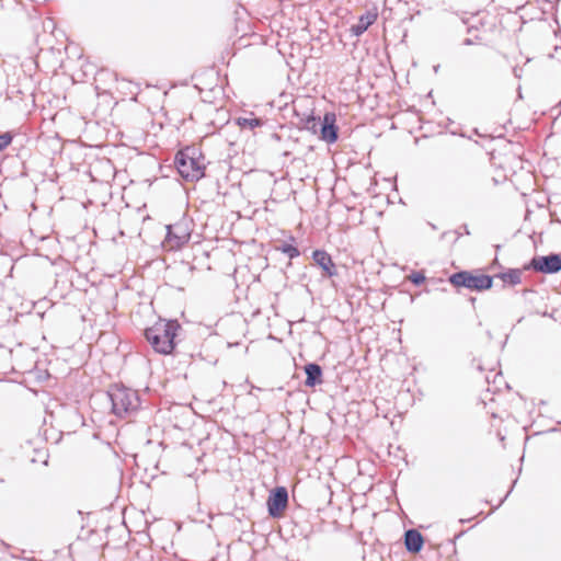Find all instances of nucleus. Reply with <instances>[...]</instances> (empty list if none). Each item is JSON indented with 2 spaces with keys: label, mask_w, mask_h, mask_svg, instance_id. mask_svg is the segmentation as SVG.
Segmentation results:
<instances>
[{
  "label": "nucleus",
  "mask_w": 561,
  "mask_h": 561,
  "mask_svg": "<svg viewBox=\"0 0 561 561\" xmlns=\"http://www.w3.org/2000/svg\"><path fill=\"white\" fill-rule=\"evenodd\" d=\"M454 14L460 19L461 23L467 25V33L472 34L473 32L479 30V26L483 25L481 21H479V24H472L470 21L477 16V14L469 15L468 12L465 11H457L454 12Z\"/></svg>",
  "instance_id": "obj_15"
},
{
  "label": "nucleus",
  "mask_w": 561,
  "mask_h": 561,
  "mask_svg": "<svg viewBox=\"0 0 561 561\" xmlns=\"http://www.w3.org/2000/svg\"><path fill=\"white\" fill-rule=\"evenodd\" d=\"M191 233L184 224L176 222L167 226L165 242L171 250L180 249L190 241Z\"/></svg>",
  "instance_id": "obj_7"
},
{
  "label": "nucleus",
  "mask_w": 561,
  "mask_h": 561,
  "mask_svg": "<svg viewBox=\"0 0 561 561\" xmlns=\"http://www.w3.org/2000/svg\"><path fill=\"white\" fill-rule=\"evenodd\" d=\"M448 282L457 289L466 288L471 291H483L492 288L493 277L473 271H459L448 277Z\"/></svg>",
  "instance_id": "obj_4"
},
{
  "label": "nucleus",
  "mask_w": 561,
  "mask_h": 561,
  "mask_svg": "<svg viewBox=\"0 0 561 561\" xmlns=\"http://www.w3.org/2000/svg\"><path fill=\"white\" fill-rule=\"evenodd\" d=\"M277 251L286 254L290 260L296 259L300 255V251L294 244L283 242L275 248Z\"/></svg>",
  "instance_id": "obj_17"
},
{
  "label": "nucleus",
  "mask_w": 561,
  "mask_h": 561,
  "mask_svg": "<svg viewBox=\"0 0 561 561\" xmlns=\"http://www.w3.org/2000/svg\"><path fill=\"white\" fill-rule=\"evenodd\" d=\"M314 263L322 270V276L332 278L337 276V267L331 255L324 250H314L312 253Z\"/></svg>",
  "instance_id": "obj_9"
},
{
  "label": "nucleus",
  "mask_w": 561,
  "mask_h": 561,
  "mask_svg": "<svg viewBox=\"0 0 561 561\" xmlns=\"http://www.w3.org/2000/svg\"><path fill=\"white\" fill-rule=\"evenodd\" d=\"M288 505V491L285 486L274 488L267 497L266 506L272 518H279Z\"/></svg>",
  "instance_id": "obj_6"
},
{
  "label": "nucleus",
  "mask_w": 561,
  "mask_h": 561,
  "mask_svg": "<svg viewBox=\"0 0 561 561\" xmlns=\"http://www.w3.org/2000/svg\"><path fill=\"white\" fill-rule=\"evenodd\" d=\"M482 38L479 35H474L473 37H467L462 41V45L465 46H471L474 44L481 43Z\"/></svg>",
  "instance_id": "obj_21"
},
{
  "label": "nucleus",
  "mask_w": 561,
  "mask_h": 561,
  "mask_svg": "<svg viewBox=\"0 0 561 561\" xmlns=\"http://www.w3.org/2000/svg\"><path fill=\"white\" fill-rule=\"evenodd\" d=\"M463 232H466L467 234H470V231L468 230L467 226H465Z\"/></svg>",
  "instance_id": "obj_23"
},
{
  "label": "nucleus",
  "mask_w": 561,
  "mask_h": 561,
  "mask_svg": "<svg viewBox=\"0 0 561 561\" xmlns=\"http://www.w3.org/2000/svg\"><path fill=\"white\" fill-rule=\"evenodd\" d=\"M404 546L408 552L419 553L424 546V538L422 534L414 528L408 529L404 533Z\"/></svg>",
  "instance_id": "obj_10"
},
{
  "label": "nucleus",
  "mask_w": 561,
  "mask_h": 561,
  "mask_svg": "<svg viewBox=\"0 0 561 561\" xmlns=\"http://www.w3.org/2000/svg\"><path fill=\"white\" fill-rule=\"evenodd\" d=\"M181 329L178 320L160 319L152 327L145 330V337L154 352L168 355L175 348V339Z\"/></svg>",
  "instance_id": "obj_1"
},
{
  "label": "nucleus",
  "mask_w": 561,
  "mask_h": 561,
  "mask_svg": "<svg viewBox=\"0 0 561 561\" xmlns=\"http://www.w3.org/2000/svg\"><path fill=\"white\" fill-rule=\"evenodd\" d=\"M522 274L523 271L519 268H510L506 272L496 274V277L500 278L504 284L515 286L522 283Z\"/></svg>",
  "instance_id": "obj_13"
},
{
  "label": "nucleus",
  "mask_w": 561,
  "mask_h": 561,
  "mask_svg": "<svg viewBox=\"0 0 561 561\" xmlns=\"http://www.w3.org/2000/svg\"><path fill=\"white\" fill-rule=\"evenodd\" d=\"M524 268L534 270L542 274L559 273L561 271V255L551 253L548 255L534 256Z\"/></svg>",
  "instance_id": "obj_5"
},
{
  "label": "nucleus",
  "mask_w": 561,
  "mask_h": 561,
  "mask_svg": "<svg viewBox=\"0 0 561 561\" xmlns=\"http://www.w3.org/2000/svg\"><path fill=\"white\" fill-rule=\"evenodd\" d=\"M376 20L377 13L368 11L359 16L357 23L353 24L350 31L354 36H360Z\"/></svg>",
  "instance_id": "obj_12"
},
{
  "label": "nucleus",
  "mask_w": 561,
  "mask_h": 561,
  "mask_svg": "<svg viewBox=\"0 0 561 561\" xmlns=\"http://www.w3.org/2000/svg\"><path fill=\"white\" fill-rule=\"evenodd\" d=\"M107 397L112 404V412L118 417L131 416L140 407L138 392L123 385L112 386Z\"/></svg>",
  "instance_id": "obj_2"
},
{
  "label": "nucleus",
  "mask_w": 561,
  "mask_h": 561,
  "mask_svg": "<svg viewBox=\"0 0 561 561\" xmlns=\"http://www.w3.org/2000/svg\"><path fill=\"white\" fill-rule=\"evenodd\" d=\"M334 113L327 112L320 124V139L328 144H334L339 138V127L335 124Z\"/></svg>",
  "instance_id": "obj_8"
},
{
  "label": "nucleus",
  "mask_w": 561,
  "mask_h": 561,
  "mask_svg": "<svg viewBox=\"0 0 561 561\" xmlns=\"http://www.w3.org/2000/svg\"><path fill=\"white\" fill-rule=\"evenodd\" d=\"M317 116L313 115V113H310L309 115H304L299 118V124L301 125V128L308 129L312 123L317 121Z\"/></svg>",
  "instance_id": "obj_19"
},
{
  "label": "nucleus",
  "mask_w": 561,
  "mask_h": 561,
  "mask_svg": "<svg viewBox=\"0 0 561 561\" xmlns=\"http://www.w3.org/2000/svg\"><path fill=\"white\" fill-rule=\"evenodd\" d=\"M514 73H515L516 77H518L516 68L514 69Z\"/></svg>",
  "instance_id": "obj_26"
},
{
  "label": "nucleus",
  "mask_w": 561,
  "mask_h": 561,
  "mask_svg": "<svg viewBox=\"0 0 561 561\" xmlns=\"http://www.w3.org/2000/svg\"><path fill=\"white\" fill-rule=\"evenodd\" d=\"M237 124L241 128H248L250 130H253L256 127L262 126L263 125V121L261 118H257V117H252V118L239 117V118H237Z\"/></svg>",
  "instance_id": "obj_16"
},
{
  "label": "nucleus",
  "mask_w": 561,
  "mask_h": 561,
  "mask_svg": "<svg viewBox=\"0 0 561 561\" xmlns=\"http://www.w3.org/2000/svg\"><path fill=\"white\" fill-rule=\"evenodd\" d=\"M408 278L415 286L422 285L425 282V279H426V277H425L423 272H413L412 274L409 275Z\"/></svg>",
  "instance_id": "obj_18"
},
{
  "label": "nucleus",
  "mask_w": 561,
  "mask_h": 561,
  "mask_svg": "<svg viewBox=\"0 0 561 561\" xmlns=\"http://www.w3.org/2000/svg\"><path fill=\"white\" fill-rule=\"evenodd\" d=\"M175 168L185 181H198L205 175V163L202 154L197 156V149L186 147L175 154Z\"/></svg>",
  "instance_id": "obj_3"
},
{
  "label": "nucleus",
  "mask_w": 561,
  "mask_h": 561,
  "mask_svg": "<svg viewBox=\"0 0 561 561\" xmlns=\"http://www.w3.org/2000/svg\"><path fill=\"white\" fill-rule=\"evenodd\" d=\"M463 232H466L467 234H470V231L468 230L467 226H465Z\"/></svg>",
  "instance_id": "obj_24"
},
{
  "label": "nucleus",
  "mask_w": 561,
  "mask_h": 561,
  "mask_svg": "<svg viewBox=\"0 0 561 561\" xmlns=\"http://www.w3.org/2000/svg\"><path fill=\"white\" fill-rule=\"evenodd\" d=\"M306 374L305 386L313 388L323 382L322 367L317 363H308L304 367Z\"/></svg>",
  "instance_id": "obj_11"
},
{
  "label": "nucleus",
  "mask_w": 561,
  "mask_h": 561,
  "mask_svg": "<svg viewBox=\"0 0 561 561\" xmlns=\"http://www.w3.org/2000/svg\"><path fill=\"white\" fill-rule=\"evenodd\" d=\"M465 531H460L458 535H456V538H459L460 536L463 535Z\"/></svg>",
  "instance_id": "obj_25"
},
{
  "label": "nucleus",
  "mask_w": 561,
  "mask_h": 561,
  "mask_svg": "<svg viewBox=\"0 0 561 561\" xmlns=\"http://www.w3.org/2000/svg\"><path fill=\"white\" fill-rule=\"evenodd\" d=\"M321 122H322V121L320 119V117H318V118H317V121H316L314 123H312V124L310 125V127H309L307 130H309V131H311V133H313V134H317V131H318V126H320Z\"/></svg>",
  "instance_id": "obj_22"
},
{
  "label": "nucleus",
  "mask_w": 561,
  "mask_h": 561,
  "mask_svg": "<svg viewBox=\"0 0 561 561\" xmlns=\"http://www.w3.org/2000/svg\"><path fill=\"white\" fill-rule=\"evenodd\" d=\"M12 141V136L9 133L0 134V151L4 150Z\"/></svg>",
  "instance_id": "obj_20"
},
{
  "label": "nucleus",
  "mask_w": 561,
  "mask_h": 561,
  "mask_svg": "<svg viewBox=\"0 0 561 561\" xmlns=\"http://www.w3.org/2000/svg\"><path fill=\"white\" fill-rule=\"evenodd\" d=\"M26 84H20V85H9L8 89H7V98L10 99V100H14L15 98L18 96H21V99H24L25 96H30L32 98L33 96V92L32 90L30 89V87H27V78L25 77L24 78Z\"/></svg>",
  "instance_id": "obj_14"
}]
</instances>
